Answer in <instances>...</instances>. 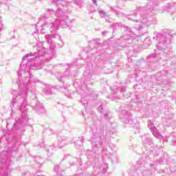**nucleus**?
Masks as SVG:
<instances>
[{
    "label": "nucleus",
    "instance_id": "22",
    "mask_svg": "<svg viewBox=\"0 0 176 176\" xmlns=\"http://www.w3.org/2000/svg\"><path fill=\"white\" fill-rule=\"evenodd\" d=\"M53 38H54V34L45 35V38L47 39V43L49 45H52L53 42Z\"/></svg>",
    "mask_w": 176,
    "mask_h": 176
},
{
    "label": "nucleus",
    "instance_id": "18",
    "mask_svg": "<svg viewBox=\"0 0 176 176\" xmlns=\"http://www.w3.org/2000/svg\"><path fill=\"white\" fill-rule=\"evenodd\" d=\"M51 28H52V22L50 24H48L47 23H44L41 26V34H46V32L50 31Z\"/></svg>",
    "mask_w": 176,
    "mask_h": 176
},
{
    "label": "nucleus",
    "instance_id": "1",
    "mask_svg": "<svg viewBox=\"0 0 176 176\" xmlns=\"http://www.w3.org/2000/svg\"><path fill=\"white\" fill-rule=\"evenodd\" d=\"M47 42H38L34 47L36 52H30L27 54L22 59L20 65L19 70L17 72L18 84L19 92L13 89L12 94L13 98L10 102V107L11 108V115H13V108L16 107V109H19L21 112V117L18 118L14 123L10 131V137L12 141L16 142L17 145H24L25 143L21 142V135L24 134L25 130V126L28 124V116H27V109L25 107L28 105L27 102V97L28 91H33L34 88L31 86V83H36L38 80L31 74V69H42L45 61L50 60L52 54L46 53L45 45Z\"/></svg>",
    "mask_w": 176,
    "mask_h": 176
},
{
    "label": "nucleus",
    "instance_id": "16",
    "mask_svg": "<svg viewBox=\"0 0 176 176\" xmlns=\"http://www.w3.org/2000/svg\"><path fill=\"white\" fill-rule=\"evenodd\" d=\"M102 156H105V157H111V162H118V157H115V155H111V157H109L108 150L105 147H104L102 150Z\"/></svg>",
    "mask_w": 176,
    "mask_h": 176
},
{
    "label": "nucleus",
    "instance_id": "6",
    "mask_svg": "<svg viewBox=\"0 0 176 176\" xmlns=\"http://www.w3.org/2000/svg\"><path fill=\"white\" fill-rule=\"evenodd\" d=\"M83 80H84V85L81 87V90L82 92L81 94V100L80 103L84 105V108H86L89 101L87 100V96H91L93 93V90L89 88L87 86L89 85H91V74H90V70L85 71L83 74Z\"/></svg>",
    "mask_w": 176,
    "mask_h": 176
},
{
    "label": "nucleus",
    "instance_id": "11",
    "mask_svg": "<svg viewBox=\"0 0 176 176\" xmlns=\"http://www.w3.org/2000/svg\"><path fill=\"white\" fill-rule=\"evenodd\" d=\"M143 146L144 148H153V140L149 134L144 135V138L143 139Z\"/></svg>",
    "mask_w": 176,
    "mask_h": 176
},
{
    "label": "nucleus",
    "instance_id": "10",
    "mask_svg": "<svg viewBox=\"0 0 176 176\" xmlns=\"http://www.w3.org/2000/svg\"><path fill=\"white\" fill-rule=\"evenodd\" d=\"M119 41H122V43H120V45L122 47H126L127 45H131V43H133V42H135V39L131 38V36H130V34L121 36V38H120Z\"/></svg>",
    "mask_w": 176,
    "mask_h": 176
},
{
    "label": "nucleus",
    "instance_id": "42",
    "mask_svg": "<svg viewBox=\"0 0 176 176\" xmlns=\"http://www.w3.org/2000/svg\"><path fill=\"white\" fill-rule=\"evenodd\" d=\"M85 131H87V126H86L85 128Z\"/></svg>",
    "mask_w": 176,
    "mask_h": 176
},
{
    "label": "nucleus",
    "instance_id": "21",
    "mask_svg": "<svg viewBox=\"0 0 176 176\" xmlns=\"http://www.w3.org/2000/svg\"><path fill=\"white\" fill-rule=\"evenodd\" d=\"M83 141H85L84 137L78 138V140L74 142V144L76 146V148H79L82 146V144H83Z\"/></svg>",
    "mask_w": 176,
    "mask_h": 176
},
{
    "label": "nucleus",
    "instance_id": "8",
    "mask_svg": "<svg viewBox=\"0 0 176 176\" xmlns=\"http://www.w3.org/2000/svg\"><path fill=\"white\" fill-rule=\"evenodd\" d=\"M170 78V74L167 71L162 70L155 75V79L157 80V85H167L168 83V78Z\"/></svg>",
    "mask_w": 176,
    "mask_h": 176
},
{
    "label": "nucleus",
    "instance_id": "2",
    "mask_svg": "<svg viewBox=\"0 0 176 176\" xmlns=\"http://www.w3.org/2000/svg\"><path fill=\"white\" fill-rule=\"evenodd\" d=\"M160 0H147V6L144 7H139L135 10L133 16L129 15L128 19L132 20L135 23L134 29L140 31L144 28V25L149 27L151 24H156V18L150 16L148 18L146 14V9L150 12H157L159 10V3Z\"/></svg>",
    "mask_w": 176,
    "mask_h": 176
},
{
    "label": "nucleus",
    "instance_id": "38",
    "mask_svg": "<svg viewBox=\"0 0 176 176\" xmlns=\"http://www.w3.org/2000/svg\"><path fill=\"white\" fill-rule=\"evenodd\" d=\"M73 160H74V162L72 163V164H73V165H74V164H76V162H77L76 158H74Z\"/></svg>",
    "mask_w": 176,
    "mask_h": 176
},
{
    "label": "nucleus",
    "instance_id": "37",
    "mask_svg": "<svg viewBox=\"0 0 176 176\" xmlns=\"http://www.w3.org/2000/svg\"><path fill=\"white\" fill-rule=\"evenodd\" d=\"M93 4L97 6V0H92Z\"/></svg>",
    "mask_w": 176,
    "mask_h": 176
},
{
    "label": "nucleus",
    "instance_id": "24",
    "mask_svg": "<svg viewBox=\"0 0 176 176\" xmlns=\"http://www.w3.org/2000/svg\"><path fill=\"white\" fill-rule=\"evenodd\" d=\"M54 170L56 174H60L61 173V168L60 167V164L54 165Z\"/></svg>",
    "mask_w": 176,
    "mask_h": 176
},
{
    "label": "nucleus",
    "instance_id": "35",
    "mask_svg": "<svg viewBox=\"0 0 176 176\" xmlns=\"http://www.w3.org/2000/svg\"><path fill=\"white\" fill-rule=\"evenodd\" d=\"M96 116V114H94V113H92L91 116H88L89 119H94V117Z\"/></svg>",
    "mask_w": 176,
    "mask_h": 176
},
{
    "label": "nucleus",
    "instance_id": "41",
    "mask_svg": "<svg viewBox=\"0 0 176 176\" xmlns=\"http://www.w3.org/2000/svg\"><path fill=\"white\" fill-rule=\"evenodd\" d=\"M35 34H36V32H34L32 35H35Z\"/></svg>",
    "mask_w": 176,
    "mask_h": 176
},
{
    "label": "nucleus",
    "instance_id": "5",
    "mask_svg": "<svg viewBox=\"0 0 176 176\" xmlns=\"http://www.w3.org/2000/svg\"><path fill=\"white\" fill-rule=\"evenodd\" d=\"M96 124H94L91 128L93 131L92 138L89 140L94 151H98L104 145L105 142V137H111L113 134H116V128L110 126L109 129H107V126L101 124L100 121H98Z\"/></svg>",
    "mask_w": 176,
    "mask_h": 176
},
{
    "label": "nucleus",
    "instance_id": "43",
    "mask_svg": "<svg viewBox=\"0 0 176 176\" xmlns=\"http://www.w3.org/2000/svg\"><path fill=\"white\" fill-rule=\"evenodd\" d=\"M37 159H39V157H36V160H37Z\"/></svg>",
    "mask_w": 176,
    "mask_h": 176
},
{
    "label": "nucleus",
    "instance_id": "25",
    "mask_svg": "<svg viewBox=\"0 0 176 176\" xmlns=\"http://www.w3.org/2000/svg\"><path fill=\"white\" fill-rule=\"evenodd\" d=\"M120 27H122V23H116L112 25V28L113 31L118 30V28H120Z\"/></svg>",
    "mask_w": 176,
    "mask_h": 176
},
{
    "label": "nucleus",
    "instance_id": "26",
    "mask_svg": "<svg viewBox=\"0 0 176 176\" xmlns=\"http://www.w3.org/2000/svg\"><path fill=\"white\" fill-rule=\"evenodd\" d=\"M151 45V41L148 38H146L144 42V47H148Z\"/></svg>",
    "mask_w": 176,
    "mask_h": 176
},
{
    "label": "nucleus",
    "instance_id": "30",
    "mask_svg": "<svg viewBox=\"0 0 176 176\" xmlns=\"http://www.w3.org/2000/svg\"><path fill=\"white\" fill-rule=\"evenodd\" d=\"M90 45H95V46H98L100 43L97 42L96 40L90 41Z\"/></svg>",
    "mask_w": 176,
    "mask_h": 176
},
{
    "label": "nucleus",
    "instance_id": "45",
    "mask_svg": "<svg viewBox=\"0 0 176 176\" xmlns=\"http://www.w3.org/2000/svg\"><path fill=\"white\" fill-rule=\"evenodd\" d=\"M47 16H44V19H45V18H47Z\"/></svg>",
    "mask_w": 176,
    "mask_h": 176
},
{
    "label": "nucleus",
    "instance_id": "4",
    "mask_svg": "<svg viewBox=\"0 0 176 176\" xmlns=\"http://www.w3.org/2000/svg\"><path fill=\"white\" fill-rule=\"evenodd\" d=\"M72 0H52V3L56 5L57 10L55 12L53 10H49L48 13L50 14H54L58 19L52 21L51 28L50 32L52 34H56L58 30V28H67L69 27V24L72 23V21L69 20L68 16L65 14V12H63V8L68 6Z\"/></svg>",
    "mask_w": 176,
    "mask_h": 176
},
{
    "label": "nucleus",
    "instance_id": "32",
    "mask_svg": "<svg viewBox=\"0 0 176 176\" xmlns=\"http://www.w3.org/2000/svg\"><path fill=\"white\" fill-rule=\"evenodd\" d=\"M125 32H128V34H131V29L127 26L125 27Z\"/></svg>",
    "mask_w": 176,
    "mask_h": 176
},
{
    "label": "nucleus",
    "instance_id": "13",
    "mask_svg": "<svg viewBox=\"0 0 176 176\" xmlns=\"http://www.w3.org/2000/svg\"><path fill=\"white\" fill-rule=\"evenodd\" d=\"M65 145H68L67 138L65 136H58V147L63 148Z\"/></svg>",
    "mask_w": 176,
    "mask_h": 176
},
{
    "label": "nucleus",
    "instance_id": "20",
    "mask_svg": "<svg viewBox=\"0 0 176 176\" xmlns=\"http://www.w3.org/2000/svg\"><path fill=\"white\" fill-rule=\"evenodd\" d=\"M54 149H56V146H54V144L46 147V151L48 156L50 157L53 155V151H54Z\"/></svg>",
    "mask_w": 176,
    "mask_h": 176
},
{
    "label": "nucleus",
    "instance_id": "7",
    "mask_svg": "<svg viewBox=\"0 0 176 176\" xmlns=\"http://www.w3.org/2000/svg\"><path fill=\"white\" fill-rule=\"evenodd\" d=\"M148 160H151V157L144 154L138 161L136 164V168L133 171L132 176H151L152 175V171L149 169H146L145 166L148 164Z\"/></svg>",
    "mask_w": 176,
    "mask_h": 176
},
{
    "label": "nucleus",
    "instance_id": "46",
    "mask_svg": "<svg viewBox=\"0 0 176 176\" xmlns=\"http://www.w3.org/2000/svg\"><path fill=\"white\" fill-rule=\"evenodd\" d=\"M82 116H85V113H82Z\"/></svg>",
    "mask_w": 176,
    "mask_h": 176
},
{
    "label": "nucleus",
    "instance_id": "33",
    "mask_svg": "<svg viewBox=\"0 0 176 176\" xmlns=\"http://www.w3.org/2000/svg\"><path fill=\"white\" fill-rule=\"evenodd\" d=\"M109 146L111 151H115V144H110Z\"/></svg>",
    "mask_w": 176,
    "mask_h": 176
},
{
    "label": "nucleus",
    "instance_id": "28",
    "mask_svg": "<svg viewBox=\"0 0 176 176\" xmlns=\"http://www.w3.org/2000/svg\"><path fill=\"white\" fill-rule=\"evenodd\" d=\"M118 90H119L120 93H124V91H126V87L124 86L120 87L118 88Z\"/></svg>",
    "mask_w": 176,
    "mask_h": 176
},
{
    "label": "nucleus",
    "instance_id": "47",
    "mask_svg": "<svg viewBox=\"0 0 176 176\" xmlns=\"http://www.w3.org/2000/svg\"><path fill=\"white\" fill-rule=\"evenodd\" d=\"M170 124H171V126L174 125V124H173V123H171Z\"/></svg>",
    "mask_w": 176,
    "mask_h": 176
},
{
    "label": "nucleus",
    "instance_id": "14",
    "mask_svg": "<svg viewBox=\"0 0 176 176\" xmlns=\"http://www.w3.org/2000/svg\"><path fill=\"white\" fill-rule=\"evenodd\" d=\"M148 129H150L152 134H153L155 137H157L160 135L159 131L157 128H155V124H153V122H152V121H148Z\"/></svg>",
    "mask_w": 176,
    "mask_h": 176
},
{
    "label": "nucleus",
    "instance_id": "12",
    "mask_svg": "<svg viewBox=\"0 0 176 176\" xmlns=\"http://www.w3.org/2000/svg\"><path fill=\"white\" fill-rule=\"evenodd\" d=\"M34 109L35 112H36V113H38V114L46 113V109H45V107L43 106V104L39 102L36 104V106L34 107Z\"/></svg>",
    "mask_w": 176,
    "mask_h": 176
},
{
    "label": "nucleus",
    "instance_id": "31",
    "mask_svg": "<svg viewBox=\"0 0 176 176\" xmlns=\"http://www.w3.org/2000/svg\"><path fill=\"white\" fill-rule=\"evenodd\" d=\"M65 78V76H57V79L59 80V82H63V79Z\"/></svg>",
    "mask_w": 176,
    "mask_h": 176
},
{
    "label": "nucleus",
    "instance_id": "36",
    "mask_svg": "<svg viewBox=\"0 0 176 176\" xmlns=\"http://www.w3.org/2000/svg\"><path fill=\"white\" fill-rule=\"evenodd\" d=\"M107 34H108V32H107V31H103V32H102V35L103 36H106Z\"/></svg>",
    "mask_w": 176,
    "mask_h": 176
},
{
    "label": "nucleus",
    "instance_id": "40",
    "mask_svg": "<svg viewBox=\"0 0 176 176\" xmlns=\"http://www.w3.org/2000/svg\"><path fill=\"white\" fill-rule=\"evenodd\" d=\"M40 146H41V148H43V144H40Z\"/></svg>",
    "mask_w": 176,
    "mask_h": 176
},
{
    "label": "nucleus",
    "instance_id": "48",
    "mask_svg": "<svg viewBox=\"0 0 176 176\" xmlns=\"http://www.w3.org/2000/svg\"><path fill=\"white\" fill-rule=\"evenodd\" d=\"M111 10H113V8H111Z\"/></svg>",
    "mask_w": 176,
    "mask_h": 176
},
{
    "label": "nucleus",
    "instance_id": "39",
    "mask_svg": "<svg viewBox=\"0 0 176 176\" xmlns=\"http://www.w3.org/2000/svg\"><path fill=\"white\" fill-rule=\"evenodd\" d=\"M6 129H8V130H9V122H7V125H6Z\"/></svg>",
    "mask_w": 176,
    "mask_h": 176
},
{
    "label": "nucleus",
    "instance_id": "29",
    "mask_svg": "<svg viewBox=\"0 0 176 176\" xmlns=\"http://www.w3.org/2000/svg\"><path fill=\"white\" fill-rule=\"evenodd\" d=\"M45 132L48 134V135H50L52 134H53V130L50 129H45Z\"/></svg>",
    "mask_w": 176,
    "mask_h": 176
},
{
    "label": "nucleus",
    "instance_id": "34",
    "mask_svg": "<svg viewBox=\"0 0 176 176\" xmlns=\"http://www.w3.org/2000/svg\"><path fill=\"white\" fill-rule=\"evenodd\" d=\"M157 166V165H156V164H151V168H154V170H156Z\"/></svg>",
    "mask_w": 176,
    "mask_h": 176
},
{
    "label": "nucleus",
    "instance_id": "44",
    "mask_svg": "<svg viewBox=\"0 0 176 176\" xmlns=\"http://www.w3.org/2000/svg\"><path fill=\"white\" fill-rule=\"evenodd\" d=\"M128 58H129V61H130V60H131V59H130V58L128 57Z\"/></svg>",
    "mask_w": 176,
    "mask_h": 176
},
{
    "label": "nucleus",
    "instance_id": "19",
    "mask_svg": "<svg viewBox=\"0 0 176 176\" xmlns=\"http://www.w3.org/2000/svg\"><path fill=\"white\" fill-rule=\"evenodd\" d=\"M164 10H166V12H175L176 4L175 3L174 5L167 4L164 7Z\"/></svg>",
    "mask_w": 176,
    "mask_h": 176
},
{
    "label": "nucleus",
    "instance_id": "3",
    "mask_svg": "<svg viewBox=\"0 0 176 176\" xmlns=\"http://www.w3.org/2000/svg\"><path fill=\"white\" fill-rule=\"evenodd\" d=\"M157 39L158 44L156 45L155 53L151 54L147 56V61L149 63L148 65L152 69H156L155 65L151 64V63H156L159 61L160 58L167 56L170 53L171 49V39H173V34L168 30H164L160 33H157L153 39Z\"/></svg>",
    "mask_w": 176,
    "mask_h": 176
},
{
    "label": "nucleus",
    "instance_id": "23",
    "mask_svg": "<svg viewBox=\"0 0 176 176\" xmlns=\"http://www.w3.org/2000/svg\"><path fill=\"white\" fill-rule=\"evenodd\" d=\"M52 89H53V87H52V86L50 85L46 86L43 89V92L45 93V94L50 95L52 94Z\"/></svg>",
    "mask_w": 176,
    "mask_h": 176
},
{
    "label": "nucleus",
    "instance_id": "9",
    "mask_svg": "<svg viewBox=\"0 0 176 176\" xmlns=\"http://www.w3.org/2000/svg\"><path fill=\"white\" fill-rule=\"evenodd\" d=\"M120 118L122 120L123 123L126 124H133V120L131 119V113L126 110L120 109Z\"/></svg>",
    "mask_w": 176,
    "mask_h": 176
},
{
    "label": "nucleus",
    "instance_id": "15",
    "mask_svg": "<svg viewBox=\"0 0 176 176\" xmlns=\"http://www.w3.org/2000/svg\"><path fill=\"white\" fill-rule=\"evenodd\" d=\"M97 151H95L93 148V151L88 150L87 151V156L88 160H93V159H97Z\"/></svg>",
    "mask_w": 176,
    "mask_h": 176
},
{
    "label": "nucleus",
    "instance_id": "17",
    "mask_svg": "<svg viewBox=\"0 0 176 176\" xmlns=\"http://www.w3.org/2000/svg\"><path fill=\"white\" fill-rule=\"evenodd\" d=\"M98 111L100 113H102V115L104 116V119H109L108 113L104 111V107H102V102H101L99 103V106L98 107Z\"/></svg>",
    "mask_w": 176,
    "mask_h": 176
},
{
    "label": "nucleus",
    "instance_id": "27",
    "mask_svg": "<svg viewBox=\"0 0 176 176\" xmlns=\"http://www.w3.org/2000/svg\"><path fill=\"white\" fill-rule=\"evenodd\" d=\"M99 14H100L102 18L107 17V12H104V10H99Z\"/></svg>",
    "mask_w": 176,
    "mask_h": 176
}]
</instances>
